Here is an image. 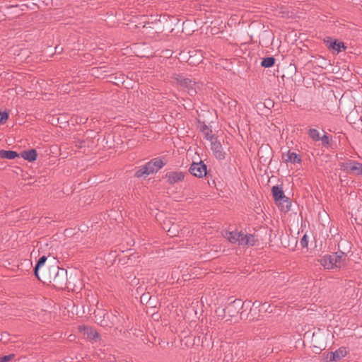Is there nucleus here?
Here are the masks:
<instances>
[{"label":"nucleus","mask_w":362,"mask_h":362,"mask_svg":"<svg viewBox=\"0 0 362 362\" xmlns=\"http://www.w3.org/2000/svg\"><path fill=\"white\" fill-rule=\"evenodd\" d=\"M177 82L184 88H185L190 96L197 94L199 86L196 82L192 81L189 78H185L182 75H177L175 78Z\"/></svg>","instance_id":"423d86ee"},{"label":"nucleus","mask_w":362,"mask_h":362,"mask_svg":"<svg viewBox=\"0 0 362 362\" xmlns=\"http://www.w3.org/2000/svg\"><path fill=\"white\" fill-rule=\"evenodd\" d=\"M165 165L162 159L156 158L151 161L146 163L144 165L141 166L135 173V176L137 177H146L151 173H156L163 168Z\"/></svg>","instance_id":"7ed1b4c3"},{"label":"nucleus","mask_w":362,"mask_h":362,"mask_svg":"<svg viewBox=\"0 0 362 362\" xmlns=\"http://www.w3.org/2000/svg\"><path fill=\"white\" fill-rule=\"evenodd\" d=\"M47 259V257L45 256V255H43L41 257H40V259H38V261H37V264H36V265H35V267L34 268L35 275L36 276V277L38 279H40L39 274H38L39 269L45 265Z\"/></svg>","instance_id":"6ab92c4d"},{"label":"nucleus","mask_w":362,"mask_h":362,"mask_svg":"<svg viewBox=\"0 0 362 362\" xmlns=\"http://www.w3.org/2000/svg\"><path fill=\"white\" fill-rule=\"evenodd\" d=\"M325 43L329 49L337 51V53L346 48L344 42H338L337 40L333 41L330 37L325 40Z\"/></svg>","instance_id":"9b49d317"},{"label":"nucleus","mask_w":362,"mask_h":362,"mask_svg":"<svg viewBox=\"0 0 362 362\" xmlns=\"http://www.w3.org/2000/svg\"><path fill=\"white\" fill-rule=\"evenodd\" d=\"M18 157V154L16 151H11V150H1L0 151V158L4 159L12 160Z\"/></svg>","instance_id":"dca6fc26"},{"label":"nucleus","mask_w":362,"mask_h":362,"mask_svg":"<svg viewBox=\"0 0 362 362\" xmlns=\"http://www.w3.org/2000/svg\"><path fill=\"white\" fill-rule=\"evenodd\" d=\"M95 317L98 322L102 327H115V329L119 332H122L123 329L129 327L125 318L119 316L116 311L107 313L103 314V316L100 315V312H98Z\"/></svg>","instance_id":"f257e3e1"},{"label":"nucleus","mask_w":362,"mask_h":362,"mask_svg":"<svg viewBox=\"0 0 362 362\" xmlns=\"http://www.w3.org/2000/svg\"><path fill=\"white\" fill-rule=\"evenodd\" d=\"M300 244L303 247H307L308 245V236L305 234L300 239Z\"/></svg>","instance_id":"393cba45"},{"label":"nucleus","mask_w":362,"mask_h":362,"mask_svg":"<svg viewBox=\"0 0 362 362\" xmlns=\"http://www.w3.org/2000/svg\"><path fill=\"white\" fill-rule=\"evenodd\" d=\"M308 133L309 136L313 141H318L320 140V132H319V131L317 129L310 128V129H308Z\"/></svg>","instance_id":"4be33fe9"},{"label":"nucleus","mask_w":362,"mask_h":362,"mask_svg":"<svg viewBox=\"0 0 362 362\" xmlns=\"http://www.w3.org/2000/svg\"><path fill=\"white\" fill-rule=\"evenodd\" d=\"M273 197L276 202H284L286 204V210H290L291 202L284 195V191L281 187L279 186H274L272 189Z\"/></svg>","instance_id":"0eeeda50"},{"label":"nucleus","mask_w":362,"mask_h":362,"mask_svg":"<svg viewBox=\"0 0 362 362\" xmlns=\"http://www.w3.org/2000/svg\"><path fill=\"white\" fill-rule=\"evenodd\" d=\"M189 170L191 174L197 177H202L206 175V166L202 161L192 163Z\"/></svg>","instance_id":"1a4fd4ad"},{"label":"nucleus","mask_w":362,"mask_h":362,"mask_svg":"<svg viewBox=\"0 0 362 362\" xmlns=\"http://www.w3.org/2000/svg\"><path fill=\"white\" fill-rule=\"evenodd\" d=\"M275 63V59L273 57H265L261 62V66L264 68L272 67Z\"/></svg>","instance_id":"aec40b11"},{"label":"nucleus","mask_w":362,"mask_h":362,"mask_svg":"<svg viewBox=\"0 0 362 362\" xmlns=\"http://www.w3.org/2000/svg\"><path fill=\"white\" fill-rule=\"evenodd\" d=\"M185 175L181 171H170L166 174V178L170 184H175L182 181Z\"/></svg>","instance_id":"ddd939ff"},{"label":"nucleus","mask_w":362,"mask_h":362,"mask_svg":"<svg viewBox=\"0 0 362 362\" xmlns=\"http://www.w3.org/2000/svg\"><path fill=\"white\" fill-rule=\"evenodd\" d=\"M13 357H14L13 354H9V355L4 356L0 358V362H8L11 358H13Z\"/></svg>","instance_id":"bb28decb"},{"label":"nucleus","mask_w":362,"mask_h":362,"mask_svg":"<svg viewBox=\"0 0 362 362\" xmlns=\"http://www.w3.org/2000/svg\"><path fill=\"white\" fill-rule=\"evenodd\" d=\"M286 162H291L292 163H300L301 158L299 155L294 152L288 151L286 154Z\"/></svg>","instance_id":"f3484780"},{"label":"nucleus","mask_w":362,"mask_h":362,"mask_svg":"<svg viewBox=\"0 0 362 362\" xmlns=\"http://www.w3.org/2000/svg\"><path fill=\"white\" fill-rule=\"evenodd\" d=\"M345 355H346V351L343 349H339L338 350H336L334 352L332 353L331 360H332V361L339 360V359L344 357Z\"/></svg>","instance_id":"412c9836"},{"label":"nucleus","mask_w":362,"mask_h":362,"mask_svg":"<svg viewBox=\"0 0 362 362\" xmlns=\"http://www.w3.org/2000/svg\"><path fill=\"white\" fill-rule=\"evenodd\" d=\"M59 46H57V47H55V50H56V52H57V51L59 50Z\"/></svg>","instance_id":"7c9ffc66"},{"label":"nucleus","mask_w":362,"mask_h":362,"mask_svg":"<svg viewBox=\"0 0 362 362\" xmlns=\"http://www.w3.org/2000/svg\"><path fill=\"white\" fill-rule=\"evenodd\" d=\"M211 148L215 157L219 160L225 158V153L223 151V148L221 143L216 140L211 141Z\"/></svg>","instance_id":"9d476101"},{"label":"nucleus","mask_w":362,"mask_h":362,"mask_svg":"<svg viewBox=\"0 0 362 362\" xmlns=\"http://www.w3.org/2000/svg\"><path fill=\"white\" fill-rule=\"evenodd\" d=\"M57 272L53 278V281L57 284L59 286H63V282L65 280V276L66 275V271L64 269L57 268Z\"/></svg>","instance_id":"4468645a"},{"label":"nucleus","mask_w":362,"mask_h":362,"mask_svg":"<svg viewBox=\"0 0 362 362\" xmlns=\"http://www.w3.org/2000/svg\"><path fill=\"white\" fill-rule=\"evenodd\" d=\"M243 305L244 303L240 299H235L230 303L228 306L223 310V312L227 313L230 317L234 316L243 309Z\"/></svg>","instance_id":"6e6552de"},{"label":"nucleus","mask_w":362,"mask_h":362,"mask_svg":"<svg viewBox=\"0 0 362 362\" xmlns=\"http://www.w3.org/2000/svg\"><path fill=\"white\" fill-rule=\"evenodd\" d=\"M78 329L80 332L86 334L89 339L93 341H97L98 339L99 338L98 333L90 327L84 325L79 326Z\"/></svg>","instance_id":"f8f14e48"},{"label":"nucleus","mask_w":362,"mask_h":362,"mask_svg":"<svg viewBox=\"0 0 362 362\" xmlns=\"http://www.w3.org/2000/svg\"><path fill=\"white\" fill-rule=\"evenodd\" d=\"M320 264L325 269H334L341 268V259L339 257L333 255H326L319 259Z\"/></svg>","instance_id":"39448f33"},{"label":"nucleus","mask_w":362,"mask_h":362,"mask_svg":"<svg viewBox=\"0 0 362 362\" xmlns=\"http://www.w3.org/2000/svg\"><path fill=\"white\" fill-rule=\"evenodd\" d=\"M279 202V205H280V207H281V210L284 211H288V210H286V204L284 203V202Z\"/></svg>","instance_id":"c85d7f7f"},{"label":"nucleus","mask_w":362,"mask_h":362,"mask_svg":"<svg viewBox=\"0 0 362 362\" xmlns=\"http://www.w3.org/2000/svg\"><path fill=\"white\" fill-rule=\"evenodd\" d=\"M21 156L23 159H25L29 162H32V161H34L36 160L37 153L36 150L33 148V149L23 151L21 153Z\"/></svg>","instance_id":"2eb2a0df"},{"label":"nucleus","mask_w":362,"mask_h":362,"mask_svg":"<svg viewBox=\"0 0 362 362\" xmlns=\"http://www.w3.org/2000/svg\"><path fill=\"white\" fill-rule=\"evenodd\" d=\"M223 236L230 243L239 246H253L257 241L255 236L250 233H244L237 230L233 231H223Z\"/></svg>","instance_id":"f03ea898"},{"label":"nucleus","mask_w":362,"mask_h":362,"mask_svg":"<svg viewBox=\"0 0 362 362\" xmlns=\"http://www.w3.org/2000/svg\"><path fill=\"white\" fill-rule=\"evenodd\" d=\"M339 167L341 170L350 175L355 176L362 175V163L356 160L348 159L340 163Z\"/></svg>","instance_id":"20e7f679"},{"label":"nucleus","mask_w":362,"mask_h":362,"mask_svg":"<svg viewBox=\"0 0 362 362\" xmlns=\"http://www.w3.org/2000/svg\"><path fill=\"white\" fill-rule=\"evenodd\" d=\"M333 255H336V256H338L340 257V259H341V266L344 265L345 264V260H346V255H345V252L341 251V250H339L337 252H336L334 254H333Z\"/></svg>","instance_id":"5701e85b"},{"label":"nucleus","mask_w":362,"mask_h":362,"mask_svg":"<svg viewBox=\"0 0 362 362\" xmlns=\"http://www.w3.org/2000/svg\"><path fill=\"white\" fill-rule=\"evenodd\" d=\"M168 234L170 236H176L178 235V230H177L175 225L173 224L170 228H168Z\"/></svg>","instance_id":"b1692460"},{"label":"nucleus","mask_w":362,"mask_h":362,"mask_svg":"<svg viewBox=\"0 0 362 362\" xmlns=\"http://www.w3.org/2000/svg\"><path fill=\"white\" fill-rule=\"evenodd\" d=\"M323 145H327L329 144V138L327 134H324L322 136H320V140Z\"/></svg>","instance_id":"cd10ccee"},{"label":"nucleus","mask_w":362,"mask_h":362,"mask_svg":"<svg viewBox=\"0 0 362 362\" xmlns=\"http://www.w3.org/2000/svg\"><path fill=\"white\" fill-rule=\"evenodd\" d=\"M201 131L206 140H209L211 141H213L214 135L212 134V130L209 127H208L206 124H203L201 127Z\"/></svg>","instance_id":"a211bd4d"},{"label":"nucleus","mask_w":362,"mask_h":362,"mask_svg":"<svg viewBox=\"0 0 362 362\" xmlns=\"http://www.w3.org/2000/svg\"><path fill=\"white\" fill-rule=\"evenodd\" d=\"M0 116H1V118H0V124H4L6 120L8 119V113L6 112H1L0 111Z\"/></svg>","instance_id":"a878e982"},{"label":"nucleus","mask_w":362,"mask_h":362,"mask_svg":"<svg viewBox=\"0 0 362 362\" xmlns=\"http://www.w3.org/2000/svg\"><path fill=\"white\" fill-rule=\"evenodd\" d=\"M344 244H347V245H349V243H348V242H346V241H342V242H341V243H339V247H340L341 246H342Z\"/></svg>","instance_id":"c756f323"}]
</instances>
